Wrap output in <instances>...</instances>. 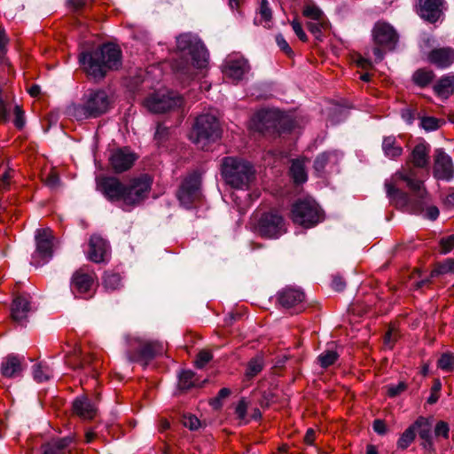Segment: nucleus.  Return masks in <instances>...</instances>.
I'll use <instances>...</instances> for the list:
<instances>
[{
	"label": "nucleus",
	"instance_id": "f257e3e1",
	"mask_svg": "<svg viewBox=\"0 0 454 454\" xmlns=\"http://www.w3.org/2000/svg\"><path fill=\"white\" fill-rule=\"evenodd\" d=\"M387 197L396 207L412 214H423L429 220L439 216V209L435 206H428L429 195L424 182L417 177L416 171L411 168L395 173L385 183Z\"/></svg>",
	"mask_w": 454,
	"mask_h": 454
},
{
	"label": "nucleus",
	"instance_id": "f03ea898",
	"mask_svg": "<svg viewBox=\"0 0 454 454\" xmlns=\"http://www.w3.org/2000/svg\"><path fill=\"white\" fill-rule=\"evenodd\" d=\"M79 61L89 76L102 79L108 71L121 66V51L115 44L106 43L95 51L82 52Z\"/></svg>",
	"mask_w": 454,
	"mask_h": 454
},
{
	"label": "nucleus",
	"instance_id": "7ed1b4c3",
	"mask_svg": "<svg viewBox=\"0 0 454 454\" xmlns=\"http://www.w3.org/2000/svg\"><path fill=\"white\" fill-rule=\"evenodd\" d=\"M294 127L292 120L278 110H261L251 121V129L269 137L280 136Z\"/></svg>",
	"mask_w": 454,
	"mask_h": 454
},
{
	"label": "nucleus",
	"instance_id": "20e7f679",
	"mask_svg": "<svg viewBox=\"0 0 454 454\" xmlns=\"http://www.w3.org/2000/svg\"><path fill=\"white\" fill-rule=\"evenodd\" d=\"M110 99L103 90H91L80 104L69 107L70 114L78 121L97 118L108 111Z\"/></svg>",
	"mask_w": 454,
	"mask_h": 454
},
{
	"label": "nucleus",
	"instance_id": "39448f33",
	"mask_svg": "<svg viewBox=\"0 0 454 454\" xmlns=\"http://www.w3.org/2000/svg\"><path fill=\"white\" fill-rule=\"evenodd\" d=\"M222 176L233 188L247 187L254 177L253 166L239 158L225 157L222 162Z\"/></svg>",
	"mask_w": 454,
	"mask_h": 454
},
{
	"label": "nucleus",
	"instance_id": "423d86ee",
	"mask_svg": "<svg viewBox=\"0 0 454 454\" xmlns=\"http://www.w3.org/2000/svg\"><path fill=\"white\" fill-rule=\"evenodd\" d=\"M222 130L219 121L212 114H201L195 121L190 134V139L198 148L207 150L210 144L221 137Z\"/></svg>",
	"mask_w": 454,
	"mask_h": 454
},
{
	"label": "nucleus",
	"instance_id": "0eeeda50",
	"mask_svg": "<svg viewBox=\"0 0 454 454\" xmlns=\"http://www.w3.org/2000/svg\"><path fill=\"white\" fill-rule=\"evenodd\" d=\"M127 356L130 362L138 363L144 367L164 352V347L157 341L145 340L137 337H127Z\"/></svg>",
	"mask_w": 454,
	"mask_h": 454
},
{
	"label": "nucleus",
	"instance_id": "6e6552de",
	"mask_svg": "<svg viewBox=\"0 0 454 454\" xmlns=\"http://www.w3.org/2000/svg\"><path fill=\"white\" fill-rule=\"evenodd\" d=\"M294 224L311 228L324 220V212L313 200H299L293 204L290 215Z\"/></svg>",
	"mask_w": 454,
	"mask_h": 454
},
{
	"label": "nucleus",
	"instance_id": "1a4fd4ad",
	"mask_svg": "<svg viewBox=\"0 0 454 454\" xmlns=\"http://www.w3.org/2000/svg\"><path fill=\"white\" fill-rule=\"evenodd\" d=\"M97 286L98 276L88 265L77 269L71 277L70 289L75 297L90 299L94 296Z\"/></svg>",
	"mask_w": 454,
	"mask_h": 454
},
{
	"label": "nucleus",
	"instance_id": "9d476101",
	"mask_svg": "<svg viewBox=\"0 0 454 454\" xmlns=\"http://www.w3.org/2000/svg\"><path fill=\"white\" fill-rule=\"evenodd\" d=\"M375 47L372 50L376 61H381L385 52L393 51L398 42V35L392 26L386 22H377L372 29Z\"/></svg>",
	"mask_w": 454,
	"mask_h": 454
},
{
	"label": "nucleus",
	"instance_id": "9b49d317",
	"mask_svg": "<svg viewBox=\"0 0 454 454\" xmlns=\"http://www.w3.org/2000/svg\"><path fill=\"white\" fill-rule=\"evenodd\" d=\"M183 104L184 98L180 95L168 90L153 92L143 100V106L153 114L166 113L181 107Z\"/></svg>",
	"mask_w": 454,
	"mask_h": 454
},
{
	"label": "nucleus",
	"instance_id": "f8f14e48",
	"mask_svg": "<svg viewBox=\"0 0 454 454\" xmlns=\"http://www.w3.org/2000/svg\"><path fill=\"white\" fill-rule=\"evenodd\" d=\"M53 232L50 228L37 229L35 232V251L31 256L30 265L38 268L47 262L53 256L54 245Z\"/></svg>",
	"mask_w": 454,
	"mask_h": 454
},
{
	"label": "nucleus",
	"instance_id": "ddd939ff",
	"mask_svg": "<svg viewBox=\"0 0 454 454\" xmlns=\"http://www.w3.org/2000/svg\"><path fill=\"white\" fill-rule=\"evenodd\" d=\"M153 179L147 174L131 178L125 184L123 192V205L136 207L141 204L149 195L152 188Z\"/></svg>",
	"mask_w": 454,
	"mask_h": 454
},
{
	"label": "nucleus",
	"instance_id": "4468645a",
	"mask_svg": "<svg viewBox=\"0 0 454 454\" xmlns=\"http://www.w3.org/2000/svg\"><path fill=\"white\" fill-rule=\"evenodd\" d=\"M255 232L265 239H278L287 231L284 217L277 211L261 215L254 225Z\"/></svg>",
	"mask_w": 454,
	"mask_h": 454
},
{
	"label": "nucleus",
	"instance_id": "2eb2a0df",
	"mask_svg": "<svg viewBox=\"0 0 454 454\" xmlns=\"http://www.w3.org/2000/svg\"><path fill=\"white\" fill-rule=\"evenodd\" d=\"M200 176L198 173L189 174L182 182L177 198L182 205L189 208L200 199Z\"/></svg>",
	"mask_w": 454,
	"mask_h": 454
},
{
	"label": "nucleus",
	"instance_id": "dca6fc26",
	"mask_svg": "<svg viewBox=\"0 0 454 454\" xmlns=\"http://www.w3.org/2000/svg\"><path fill=\"white\" fill-rule=\"evenodd\" d=\"M125 184L115 176H99L97 178V190L109 201L123 203Z\"/></svg>",
	"mask_w": 454,
	"mask_h": 454
},
{
	"label": "nucleus",
	"instance_id": "f3484780",
	"mask_svg": "<svg viewBox=\"0 0 454 454\" xmlns=\"http://www.w3.org/2000/svg\"><path fill=\"white\" fill-rule=\"evenodd\" d=\"M189 55L192 62L184 65H176V68L181 74L192 77L195 75V69H202L207 67L208 54L207 49L199 43V44H195L192 47V52Z\"/></svg>",
	"mask_w": 454,
	"mask_h": 454
},
{
	"label": "nucleus",
	"instance_id": "a211bd4d",
	"mask_svg": "<svg viewBox=\"0 0 454 454\" xmlns=\"http://www.w3.org/2000/svg\"><path fill=\"white\" fill-rule=\"evenodd\" d=\"M249 69L247 60L239 56H229L222 67L223 75L232 82L240 81Z\"/></svg>",
	"mask_w": 454,
	"mask_h": 454
},
{
	"label": "nucleus",
	"instance_id": "6ab92c4d",
	"mask_svg": "<svg viewBox=\"0 0 454 454\" xmlns=\"http://www.w3.org/2000/svg\"><path fill=\"white\" fill-rule=\"evenodd\" d=\"M434 176L446 181L454 176L452 160L442 148L436 149L434 153Z\"/></svg>",
	"mask_w": 454,
	"mask_h": 454
},
{
	"label": "nucleus",
	"instance_id": "aec40b11",
	"mask_svg": "<svg viewBox=\"0 0 454 454\" xmlns=\"http://www.w3.org/2000/svg\"><path fill=\"white\" fill-rule=\"evenodd\" d=\"M137 155L128 147L119 148L111 153L109 163L116 173L129 169L137 160Z\"/></svg>",
	"mask_w": 454,
	"mask_h": 454
},
{
	"label": "nucleus",
	"instance_id": "412c9836",
	"mask_svg": "<svg viewBox=\"0 0 454 454\" xmlns=\"http://www.w3.org/2000/svg\"><path fill=\"white\" fill-rule=\"evenodd\" d=\"M429 153H430V145L425 142L419 143L414 146L412 149L411 155H410V160L406 163L405 166H403L398 172L402 171L405 168H412L416 171L417 177L418 171L415 169V168H423L427 167L429 162Z\"/></svg>",
	"mask_w": 454,
	"mask_h": 454
},
{
	"label": "nucleus",
	"instance_id": "4be33fe9",
	"mask_svg": "<svg viewBox=\"0 0 454 454\" xmlns=\"http://www.w3.org/2000/svg\"><path fill=\"white\" fill-rule=\"evenodd\" d=\"M87 258L95 263L104 262L107 259L109 246L106 240L98 235H92L88 244Z\"/></svg>",
	"mask_w": 454,
	"mask_h": 454
},
{
	"label": "nucleus",
	"instance_id": "5701e85b",
	"mask_svg": "<svg viewBox=\"0 0 454 454\" xmlns=\"http://www.w3.org/2000/svg\"><path fill=\"white\" fill-rule=\"evenodd\" d=\"M304 294L296 288L287 287L279 292L278 302L286 309H296L301 310L303 308Z\"/></svg>",
	"mask_w": 454,
	"mask_h": 454
},
{
	"label": "nucleus",
	"instance_id": "b1692460",
	"mask_svg": "<svg viewBox=\"0 0 454 454\" xmlns=\"http://www.w3.org/2000/svg\"><path fill=\"white\" fill-rule=\"evenodd\" d=\"M14 115L13 123L16 128L22 129L26 124L25 111L19 105L12 106L0 98V121L6 122L10 119V114Z\"/></svg>",
	"mask_w": 454,
	"mask_h": 454
},
{
	"label": "nucleus",
	"instance_id": "393cba45",
	"mask_svg": "<svg viewBox=\"0 0 454 454\" xmlns=\"http://www.w3.org/2000/svg\"><path fill=\"white\" fill-rule=\"evenodd\" d=\"M428 61L439 68H447L454 62V49L451 47L434 49L428 54Z\"/></svg>",
	"mask_w": 454,
	"mask_h": 454
},
{
	"label": "nucleus",
	"instance_id": "a878e982",
	"mask_svg": "<svg viewBox=\"0 0 454 454\" xmlns=\"http://www.w3.org/2000/svg\"><path fill=\"white\" fill-rule=\"evenodd\" d=\"M97 408L86 395H81L73 402V411L82 419H92L97 414Z\"/></svg>",
	"mask_w": 454,
	"mask_h": 454
},
{
	"label": "nucleus",
	"instance_id": "bb28decb",
	"mask_svg": "<svg viewBox=\"0 0 454 454\" xmlns=\"http://www.w3.org/2000/svg\"><path fill=\"white\" fill-rule=\"evenodd\" d=\"M74 444V436L52 440L44 447L43 454H70Z\"/></svg>",
	"mask_w": 454,
	"mask_h": 454
},
{
	"label": "nucleus",
	"instance_id": "cd10ccee",
	"mask_svg": "<svg viewBox=\"0 0 454 454\" xmlns=\"http://www.w3.org/2000/svg\"><path fill=\"white\" fill-rule=\"evenodd\" d=\"M440 4V0H420V17L431 23L435 22L441 14Z\"/></svg>",
	"mask_w": 454,
	"mask_h": 454
},
{
	"label": "nucleus",
	"instance_id": "c85d7f7f",
	"mask_svg": "<svg viewBox=\"0 0 454 454\" xmlns=\"http://www.w3.org/2000/svg\"><path fill=\"white\" fill-rule=\"evenodd\" d=\"M22 370L23 367L20 359L14 355L6 356L1 364L2 374L5 377L11 378L19 376Z\"/></svg>",
	"mask_w": 454,
	"mask_h": 454
},
{
	"label": "nucleus",
	"instance_id": "c756f323",
	"mask_svg": "<svg viewBox=\"0 0 454 454\" xmlns=\"http://www.w3.org/2000/svg\"><path fill=\"white\" fill-rule=\"evenodd\" d=\"M435 94L442 98H448L454 93V74H449L441 77L434 86Z\"/></svg>",
	"mask_w": 454,
	"mask_h": 454
},
{
	"label": "nucleus",
	"instance_id": "7c9ffc66",
	"mask_svg": "<svg viewBox=\"0 0 454 454\" xmlns=\"http://www.w3.org/2000/svg\"><path fill=\"white\" fill-rule=\"evenodd\" d=\"M382 150L385 155L391 159H395L403 153V147L394 136H387L383 138Z\"/></svg>",
	"mask_w": 454,
	"mask_h": 454
},
{
	"label": "nucleus",
	"instance_id": "2f4dec72",
	"mask_svg": "<svg viewBox=\"0 0 454 454\" xmlns=\"http://www.w3.org/2000/svg\"><path fill=\"white\" fill-rule=\"evenodd\" d=\"M28 315V302L25 298L18 297L12 306V317L14 321L22 323Z\"/></svg>",
	"mask_w": 454,
	"mask_h": 454
},
{
	"label": "nucleus",
	"instance_id": "473e14b6",
	"mask_svg": "<svg viewBox=\"0 0 454 454\" xmlns=\"http://www.w3.org/2000/svg\"><path fill=\"white\" fill-rule=\"evenodd\" d=\"M102 285L106 291L113 292L121 287V277L119 273L106 271L102 278Z\"/></svg>",
	"mask_w": 454,
	"mask_h": 454
},
{
	"label": "nucleus",
	"instance_id": "72a5a7b5",
	"mask_svg": "<svg viewBox=\"0 0 454 454\" xmlns=\"http://www.w3.org/2000/svg\"><path fill=\"white\" fill-rule=\"evenodd\" d=\"M434 78V73L427 68H419L412 75L413 82L420 88L428 86Z\"/></svg>",
	"mask_w": 454,
	"mask_h": 454
},
{
	"label": "nucleus",
	"instance_id": "f704fd0d",
	"mask_svg": "<svg viewBox=\"0 0 454 454\" xmlns=\"http://www.w3.org/2000/svg\"><path fill=\"white\" fill-rule=\"evenodd\" d=\"M290 175L295 184H303L307 181V173L302 160H294L292 161Z\"/></svg>",
	"mask_w": 454,
	"mask_h": 454
},
{
	"label": "nucleus",
	"instance_id": "c9c22d12",
	"mask_svg": "<svg viewBox=\"0 0 454 454\" xmlns=\"http://www.w3.org/2000/svg\"><path fill=\"white\" fill-rule=\"evenodd\" d=\"M33 379L38 382H44L49 380L52 376L51 369L43 362H39L33 366Z\"/></svg>",
	"mask_w": 454,
	"mask_h": 454
},
{
	"label": "nucleus",
	"instance_id": "e433bc0d",
	"mask_svg": "<svg viewBox=\"0 0 454 454\" xmlns=\"http://www.w3.org/2000/svg\"><path fill=\"white\" fill-rule=\"evenodd\" d=\"M416 430H419V437L428 445H432L431 425L427 419L419 417L415 421Z\"/></svg>",
	"mask_w": 454,
	"mask_h": 454
},
{
	"label": "nucleus",
	"instance_id": "4c0bfd02",
	"mask_svg": "<svg viewBox=\"0 0 454 454\" xmlns=\"http://www.w3.org/2000/svg\"><path fill=\"white\" fill-rule=\"evenodd\" d=\"M329 21L327 19L316 20V21H309L307 23L308 30L315 36V38L318 41H323V31H325L329 28Z\"/></svg>",
	"mask_w": 454,
	"mask_h": 454
},
{
	"label": "nucleus",
	"instance_id": "58836bf2",
	"mask_svg": "<svg viewBox=\"0 0 454 454\" xmlns=\"http://www.w3.org/2000/svg\"><path fill=\"white\" fill-rule=\"evenodd\" d=\"M416 427L415 422L411 425L399 437L396 445L400 450H406L415 440L416 437Z\"/></svg>",
	"mask_w": 454,
	"mask_h": 454
},
{
	"label": "nucleus",
	"instance_id": "ea45409f",
	"mask_svg": "<svg viewBox=\"0 0 454 454\" xmlns=\"http://www.w3.org/2000/svg\"><path fill=\"white\" fill-rule=\"evenodd\" d=\"M264 366L263 358L261 356H256L249 360L246 369V377L252 379L259 374Z\"/></svg>",
	"mask_w": 454,
	"mask_h": 454
},
{
	"label": "nucleus",
	"instance_id": "a19ab883",
	"mask_svg": "<svg viewBox=\"0 0 454 454\" xmlns=\"http://www.w3.org/2000/svg\"><path fill=\"white\" fill-rule=\"evenodd\" d=\"M196 374L191 370L183 371L179 374L178 387L182 390H188L196 386Z\"/></svg>",
	"mask_w": 454,
	"mask_h": 454
},
{
	"label": "nucleus",
	"instance_id": "79ce46f5",
	"mask_svg": "<svg viewBox=\"0 0 454 454\" xmlns=\"http://www.w3.org/2000/svg\"><path fill=\"white\" fill-rule=\"evenodd\" d=\"M100 361L98 356L94 354H90L83 357L82 361L79 364V365H77V367L90 369V372L91 373L92 378H97L98 375V367Z\"/></svg>",
	"mask_w": 454,
	"mask_h": 454
},
{
	"label": "nucleus",
	"instance_id": "37998d69",
	"mask_svg": "<svg viewBox=\"0 0 454 454\" xmlns=\"http://www.w3.org/2000/svg\"><path fill=\"white\" fill-rule=\"evenodd\" d=\"M448 273H454V258H448L441 263L436 264L431 271V277H437Z\"/></svg>",
	"mask_w": 454,
	"mask_h": 454
},
{
	"label": "nucleus",
	"instance_id": "c03bdc74",
	"mask_svg": "<svg viewBox=\"0 0 454 454\" xmlns=\"http://www.w3.org/2000/svg\"><path fill=\"white\" fill-rule=\"evenodd\" d=\"M195 44H199V43L193 42L188 35H181L176 39L177 50L181 51L183 55L185 53L190 54Z\"/></svg>",
	"mask_w": 454,
	"mask_h": 454
},
{
	"label": "nucleus",
	"instance_id": "a18cd8bd",
	"mask_svg": "<svg viewBox=\"0 0 454 454\" xmlns=\"http://www.w3.org/2000/svg\"><path fill=\"white\" fill-rule=\"evenodd\" d=\"M444 123V120L431 116L422 117L420 120V126L427 131L436 130Z\"/></svg>",
	"mask_w": 454,
	"mask_h": 454
},
{
	"label": "nucleus",
	"instance_id": "49530a36",
	"mask_svg": "<svg viewBox=\"0 0 454 454\" xmlns=\"http://www.w3.org/2000/svg\"><path fill=\"white\" fill-rule=\"evenodd\" d=\"M258 14L260 15V24L269 23L272 20V11L270 7L268 0H260L258 8Z\"/></svg>",
	"mask_w": 454,
	"mask_h": 454
},
{
	"label": "nucleus",
	"instance_id": "de8ad7c7",
	"mask_svg": "<svg viewBox=\"0 0 454 454\" xmlns=\"http://www.w3.org/2000/svg\"><path fill=\"white\" fill-rule=\"evenodd\" d=\"M339 355L334 350H325L317 357L318 362L323 368L333 365L338 359Z\"/></svg>",
	"mask_w": 454,
	"mask_h": 454
},
{
	"label": "nucleus",
	"instance_id": "09e8293b",
	"mask_svg": "<svg viewBox=\"0 0 454 454\" xmlns=\"http://www.w3.org/2000/svg\"><path fill=\"white\" fill-rule=\"evenodd\" d=\"M438 367L444 372H450L454 371V354L444 353L438 360Z\"/></svg>",
	"mask_w": 454,
	"mask_h": 454
},
{
	"label": "nucleus",
	"instance_id": "8fccbe9b",
	"mask_svg": "<svg viewBox=\"0 0 454 454\" xmlns=\"http://www.w3.org/2000/svg\"><path fill=\"white\" fill-rule=\"evenodd\" d=\"M302 14L311 21L326 19L324 12L316 5H308L303 9Z\"/></svg>",
	"mask_w": 454,
	"mask_h": 454
},
{
	"label": "nucleus",
	"instance_id": "3c124183",
	"mask_svg": "<svg viewBox=\"0 0 454 454\" xmlns=\"http://www.w3.org/2000/svg\"><path fill=\"white\" fill-rule=\"evenodd\" d=\"M41 179L51 188H57L59 184V176L53 168H51L48 173H42Z\"/></svg>",
	"mask_w": 454,
	"mask_h": 454
},
{
	"label": "nucleus",
	"instance_id": "603ef678",
	"mask_svg": "<svg viewBox=\"0 0 454 454\" xmlns=\"http://www.w3.org/2000/svg\"><path fill=\"white\" fill-rule=\"evenodd\" d=\"M92 5V0H67V6L74 12L85 10Z\"/></svg>",
	"mask_w": 454,
	"mask_h": 454
},
{
	"label": "nucleus",
	"instance_id": "864d4df0",
	"mask_svg": "<svg viewBox=\"0 0 454 454\" xmlns=\"http://www.w3.org/2000/svg\"><path fill=\"white\" fill-rule=\"evenodd\" d=\"M213 359V355L208 350H201L198 353L194 364L196 368L202 369L207 363Z\"/></svg>",
	"mask_w": 454,
	"mask_h": 454
},
{
	"label": "nucleus",
	"instance_id": "5fc2aeb1",
	"mask_svg": "<svg viewBox=\"0 0 454 454\" xmlns=\"http://www.w3.org/2000/svg\"><path fill=\"white\" fill-rule=\"evenodd\" d=\"M13 174L14 170L12 168H9L8 166L4 168V172L0 176V191L4 190L9 186Z\"/></svg>",
	"mask_w": 454,
	"mask_h": 454
},
{
	"label": "nucleus",
	"instance_id": "6e6d98bb",
	"mask_svg": "<svg viewBox=\"0 0 454 454\" xmlns=\"http://www.w3.org/2000/svg\"><path fill=\"white\" fill-rule=\"evenodd\" d=\"M182 423L185 427H188L191 430H196L200 426L199 419L192 414L184 415L182 419Z\"/></svg>",
	"mask_w": 454,
	"mask_h": 454
},
{
	"label": "nucleus",
	"instance_id": "4d7b16f0",
	"mask_svg": "<svg viewBox=\"0 0 454 454\" xmlns=\"http://www.w3.org/2000/svg\"><path fill=\"white\" fill-rule=\"evenodd\" d=\"M442 254H447L454 248V235L443 237L439 241Z\"/></svg>",
	"mask_w": 454,
	"mask_h": 454
},
{
	"label": "nucleus",
	"instance_id": "13d9d810",
	"mask_svg": "<svg viewBox=\"0 0 454 454\" xmlns=\"http://www.w3.org/2000/svg\"><path fill=\"white\" fill-rule=\"evenodd\" d=\"M330 157L331 154L329 153H323L319 154L314 161L315 169L318 172L323 171L327 163L329 162Z\"/></svg>",
	"mask_w": 454,
	"mask_h": 454
},
{
	"label": "nucleus",
	"instance_id": "bf43d9fd",
	"mask_svg": "<svg viewBox=\"0 0 454 454\" xmlns=\"http://www.w3.org/2000/svg\"><path fill=\"white\" fill-rule=\"evenodd\" d=\"M276 43L278 46L280 48V50L285 52L286 55L288 57H291L294 54V51L283 35L278 34L276 35Z\"/></svg>",
	"mask_w": 454,
	"mask_h": 454
},
{
	"label": "nucleus",
	"instance_id": "052dcab7",
	"mask_svg": "<svg viewBox=\"0 0 454 454\" xmlns=\"http://www.w3.org/2000/svg\"><path fill=\"white\" fill-rule=\"evenodd\" d=\"M407 389V385L405 382L401 381L396 385H389L387 387V395L390 397H395Z\"/></svg>",
	"mask_w": 454,
	"mask_h": 454
},
{
	"label": "nucleus",
	"instance_id": "680f3d73",
	"mask_svg": "<svg viewBox=\"0 0 454 454\" xmlns=\"http://www.w3.org/2000/svg\"><path fill=\"white\" fill-rule=\"evenodd\" d=\"M450 427L445 421H439L434 427L435 436H442L445 439L449 438Z\"/></svg>",
	"mask_w": 454,
	"mask_h": 454
},
{
	"label": "nucleus",
	"instance_id": "e2e57ef3",
	"mask_svg": "<svg viewBox=\"0 0 454 454\" xmlns=\"http://www.w3.org/2000/svg\"><path fill=\"white\" fill-rule=\"evenodd\" d=\"M291 26H292V28H293L294 32L295 33V35L301 42L308 41V36H307L306 33L304 32L300 21H298L297 20H294L291 22Z\"/></svg>",
	"mask_w": 454,
	"mask_h": 454
},
{
	"label": "nucleus",
	"instance_id": "0e129e2a",
	"mask_svg": "<svg viewBox=\"0 0 454 454\" xmlns=\"http://www.w3.org/2000/svg\"><path fill=\"white\" fill-rule=\"evenodd\" d=\"M398 336L397 331L394 327H390L384 336V343L388 348H392Z\"/></svg>",
	"mask_w": 454,
	"mask_h": 454
},
{
	"label": "nucleus",
	"instance_id": "69168bd1",
	"mask_svg": "<svg viewBox=\"0 0 454 454\" xmlns=\"http://www.w3.org/2000/svg\"><path fill=\"white\" fill-rule=\"evenodd\" d=\"M247 401L245 399L239 400L235 408V414L237 415L238 419H239L240 420H243L247 416Z\"/></svg>",
	"mask_w": 454,
	"mask_h": 454
},
{
	"label": "nucleus",
	"instance_id": "338daca9",
	"mask_svg": "<svg viewBox=\"0 0 454 454\" xmlns=\"http://www.w3.org/2000/svg\"><path fill=\"white\" fill-rule=\"evenodd\" d=\"M168 135V129L166 127H163L162 125L159 124L157 126L154 139L158 143H161Z\"/></svg>",
	"mask_w": 454,
	"mask_h": 454
},
{
	"label": "nucleus",
	"instance_id": "774afa93",
	"mask_svg": "<svg viewBox=\"0 0 454 454\" xmlns=\"http://www.w3.org/2000/svg\"><path fill=\"white\" fill-rule=\"evenodd\" d=\"M372 427L373 430L379 434H385L387 433V426L382 419H375Z\"/></svg>",
	"mask_w": 454,
	"mask_h": 454
}]
</instances>
